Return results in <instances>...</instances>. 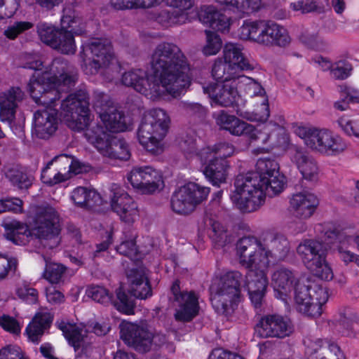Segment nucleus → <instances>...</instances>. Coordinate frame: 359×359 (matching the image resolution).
Returning <instances> with one entry per match:
<instances>
[{
    "instance_id": "bb28decb",
    "label": "nucleus",
    "mask_w": 359,
    "mask_h": 359,
    "mask_svg": "<svg viewBox=\"0 0 359 359\" xmlns=\"http://www.w3.org/2000/svg\"><path fill=\"white\" fill-rule=\"evenodd\" d=\"M298 280L294 272L287 268L279 267L275 269L271 274V280L274 297L288 304L291 292Z\"/></svg>"
},
{
    "instance_id": "338daca9",
    "label": "nucleus",
    "mask_w": 359,
    "mask_h": 359,
    "mask_svg": "<svg viewBox=\"0 0 359 359\" xmlns=\"http://www.w3.org/2000/svg\"><path fill=\"white\" fill-rule=\"evenodd\" d=\"M351 71V66L344 61H339L334 64L331 70V76L336 79H345Z\"/></svg>"
},
{
    "instance_id": "49530a36",
    "label": "nucleus",
    "mask_w": 359,
    "mask_h": 359,
    "mask_svg": "<svg viewBox=\"0 0 359 359\" xmlns=\"http://www.w3.org/2000/svg\"><path fill=\"white\" fill-rule=\"evenodd\" d=\"M6 177L13 186L19 189H27L32 181V176L28 175L19 168L8 169L6 172Z\"/></svg>"
},
{
    "instance_id": "c03bdc74",
    "label": "nucleus",
    "mask_w": 359,
    "mask_h": 359,
    "mask_svg": "<svg viewBox=\"0 0 359 359\" xmlns=\"http://www.w3.org/2000/svg\"><path fill=\"white\" fill-rule=\"evenodd\" d=\"M236 78L238 88L241 90L243 89L250 97L258 96L261 97V100H263V97H266L264 89L257 81L241 74Z\"/></svg>"
},
{
    "instance_id": "37998d69",
    "label": "nucleus",
    "mask_w": 359,
    "mask_h": 359,
    "mask_svg": "<svg viewBox=\"0 0 359 359\" xmlns=\"http://www.w3.org/2000/svg\"><path fill=\"white\" fill-rule=\"evenodd\" d=\"M41 178L44 184L53 186L69 179V173L62 172V168L57 169L48 161L42 169Z\"/></svg>"
},
{
    "instance_id": "e433bc0d",
    "label": "nucleus",
    "mask_w": 359,
    "mask_h": 359,
    "mask_svg": "<svg viewBox=\"0 0 359 359\" xmlns=\"http://www.w3.org/2000/svg\"><path fill=\"white\" fill-rule=\"evenodd\" d=\"M198 229L202 232H206L214 242L219 245H223L226 241L227 235L225 228L211 212H207L198 222Z\"/></svg>"
},
{
    "instance_id": "f257e3e1",
    "label": "nucleus",
    "mask_w": 359,
    "mask_h": 359,
    "mask_svg": "<svg viewBox=\"0 0 359 359\" xmlns=\"http://www.w3.org/2000/svg\"><path fill=\"white\" fill-rule=\"evenodd\" d=\"M151 67L150 76L142 69L124 73L123 84L151 100H156L166 93L177 97L191 83L194 70L179 47L173 43L157 46L151 55Z\"/></svg>"
},
{
    "instance_id": "09e8293b",
    "label": "nucleus",
    "mask_w": 359,
    "mask_h": 359,
    "mask_svg": "<svg viewBox=\"0 0 359 359\" xmlns=\"http://www.w3.org/2000/svg\"><path fill=\"white\" fill-rule=\"evenodd\" d=\"M116 300L114 302V305L120 312L130 315L133 313L134 303L133 299L126 293V290L121 286L116 290Z\"/></svg>"
},
{
    "instance_id": "8fccbe9b",
    "label": "nucleus",
    "mask_w": 359,
    "mask_h": 359,
    "mask_svg": "<svg viewBox=\"0 0 359 359\" xmlns=\"http://www.w3.org/2000/svg\"><path fill=\"white\" fill-rule=\"evenodd\" d=\"M65 272V267L58 263L46 262L43 273V278L51 284H57L60 282Z\"/></svg>"
},
{
    "instance_id": "c85d7f7f",
    "label": "nucleus",
    "mask_w": 359,
    "mask_h": 359,
    "mask_svg": "<svg viewBox=\"0 0 359 359\" xmlns=\"http://www.w3.org/2000/svg\"><path fill=\"white\" fill-rule=\"evenodd\" d=\"M112 210L125 223L132 224L139 218V210L135 201L123 191L114 193L111 199Z\"/></svg>"
},
{
    "instance_id": "39448f33",
    "label": "nucleus",
    "mask_w": 359,
    "mask_h": 359,
    "mask_svg": "<svg viewBox=\"0 0 359 359\" xmlns=\"http://www.w3.org/2000/svg\"><path fill=\"white\" fill-rule=\"evenodd\" d=\"M30 213L33 215L32 222L29 227L16 220L4 221L5 237L15 245H25L35 237L43 245L54 248L60 243V231L59 217L54 208L50 206L34 207Z\"/></svg>"
},
{
    "instance_id": "4be33fe9",
    "label": "nucleus",
    "mask_w": 359,
    "mask_h": 359,
    "mask_svg": "<svg viewBox=\"0 0 359 359\" xmlns=\"http://www.w3.org/2000/svg\"><path fill=\"white\" fill-rule=\"evenodd\" d=\"M256 332L263 338L283 339L294 332V325L286 316L278 313L263 316L256 326Z\"/></svg>"
},
{
    "instance_id": "2f4dec72",
    "label": "nucleus",
    "mask_w": 359,
    "mask_h": 359,
    "mask_svg": "<svg viewBox=\"0 0 359 359\" xmlns=\"http://www.w3.org/2000/svg\"><path fill=\"white\" fill-rule=\"evenodd\" d=\"M274 118V121H270L259 128H256L257 130H263L266 126L272 125L273 129L269 141L266 143L255 142V146L262 150L269 151L273 147L285 146L288 143V135L284 128L285 118L282 115H278L276 116Z\"/></svg>"
},
{
    "instance_id": "4d7b16f0",
    "label": "nucleus",
    "mask_w": 359,
    "mask_h": 359,
    "mask_svg": "<svg viewBox=\"0 0 359 359\" xmlns=\"http://www.w3.org/2000/svg\"><path fill=\"white\" fill-rule=\"evenodd\" d=\"M86 293L89 297L98 303L109 304L111 302V295L102 286H91L87 290Z\"/></svg>"
},
{
    "instance_id": "5fc2aeb1",
    "label": "nucleus",
    "mask_w": 359,
    "mask_h": 359,
    "mask_svg": "<svg viewBox=\"0 0 359 359\" xmlns=\"http://www.w3.org/2000/svg\"><path fill=\"white\" fill-rule=\"evenodd\" d=\"M164 1L168 6L173 7L175 15L184 14L187 18V22L189 20V14L193 6L192 0H156L153 4V7L159 5Z\"/></svg>"
},
{
    "instance_id": "680f3d73",
    "label": "nucleus",
    "mask_w": 359,
    "mask_h": 359,
    "mask_svg": "<svg viewBox=\"0 0 359 359\" xmlns=\"http://www.w3.org/2000/svg\"><path fill=\"white\" fill-rule=\"evenodd\" d=\"M16 294L19 298L29 304H34L37 302L38 292L34 288L30 287L26 284L18 286Z\"/></svg>"
},
{
    "instance_id": "58836bf2",
    "label": "nucleus",
    "mask_w": 359,
    "mask_h": 359,
    "mask_svg": "<svg viewBox=\"0 0 359 359\" xmlns=\"http://www.w3.org/2000/svg\"><path fill=\"white\" fill-rule=\"evenodd\" d=\"M293 159L304 179L309 181H315L318 179V167L311 156L304 151H297Z\"/></svg>"
},
{
    "instance_id": "9b49d317",
    "label": "nucleus",
    "mask_w": 359,
    "mask_h": 359,
    "mask_svg": "<svg viewBox=\"0 0 359 359\" xmlns=\"http://www.w3.org/2000/svg\"><path fill=\"white\" fill-rule=\"evenodd\" d=\"M170 118L161 109H154L144 117L138 131L140 144L153 154H161L165 149L164 137L168 132Z\"/></svg>"
},
{
    "instance_id": "f03ea898",
    "label": "nucleus",
    "mask_w": 359,
    "mask_h": 359,
    "mask_svg": "<svg viewBox=\"0 0 359 359\" xmlns=\"http://www.w3.org/2000/svg\"><path fill=\"white\" fill-rule=\"evenodd\" d=\"M290 250L288 239L283 234L269 236L264 243L253 238H243L237 243L240 263L248 268L247 286L252 304L260 305L267 290V273L271 265L284 260Z\"/></svg>"
},
{
    "instance_id": "7ed1b4c3",
    "label": "nucleus",
    "mask_w": 359,
    "mask_h": 359,
    "mask_svg": "<svg viewBox=\"0 0 359 359\" xmlns=\"http://www.w3.org/2000/svg\"><path fill=\"white\" fill-rule=\"evenodd\" d=\"M60 116L73 130H84L87 140L103 156L111 158L127 160L130 157L128 144L113 137L97 124H92L87 93L79 90L62 100Z\"/></svg>"
},
{
    "instance_id": "69168bd1",
    "label": "nucleus",
    "mask_w": 359,
    "mask_h": 359,
    "mask_svg": "<svg viewBox=\"0 0 359 359\" xmlns=\"http://www.w3.org/2000/svg\"><path fill=\"white\" fill-rule=\"evenodd\" d=\"M0 359H27L17 345L10 344L0 350Z\"/></svg>"
},
{
    "instance_id": "dca6fc26",
    "label": "nucleus",
    "mask_w": 359,
    "mask_h": 359,
    "mask_svg": "<svg viewBox=\"0 0 359 359\" xmlns=\"http://www.w3.org/2000/svg\"><path fill=\"white\" fill-rule=\"evenodd\" d=\"M93 107L104 127L109 132H124L130 128V118L118 110L107 95L102 93H96Z\"/></svg>"
},
{
    "instance_id": "0e129e2a",
    "label": "nucleus",
    "mask_w": 359,
    "mask_h": 359,
    "mask_svg": "<svg viewBox=\"0 0 359 359\" xmlns=\"http://www.w3.org/2000/svg\"><path fill=\"white\" fill-rule=\"evenodd\" d=\"M127 179L134 189H138L144 194H147L141 167L134 168L128 175Z\"/></svg>"
},
{
    "instance_id": "774afa93",
    "label": "nucleus",
    "mask_w": 359,
    "mask_h": 359,
    "mask_svg": "<svg viewBox=\"0 0 359 359\" xmlns=\"http://www.w3.org/2000/svg\"><path fill=\"white\" fill-rule=\"evenodd\" d=\"M291 8L294 11L302 13H309L317 8L316 3L311 0H299L290 4Z\"/></svg>"
},
{
    "instance_id": "c756f323",
    "label": "nucleus",
    "mask_w": 359,
    "mask_h": 359,
    "mask_svg": "<svg viewBox=\"0 0 359 359\" xmlns=\"http://www.w3.org/2000/svg\"><path fill=\"white\" fill-rule=\"evenodd\" d=\"M198 17L203 25L222 33L228 32L233 22L231 18L226 16L212 5L201 6Z\"/></svg>"
},
{
    "instance_id": "6e6d98bb",
    "label": "nucleus",
    "mask_w": 359,
    "mask_h": 359,
    "mask_svg": "<svg viewBox=\"0 0 359 359\" xmlns=\"http://www.w3.org/2000/svg\"><path fill=\"white\" fill-rule=\"evenodd\" d=\"M135 235L131 233L125 236L123 241L116 248V250L122 255L129 257L131 259H137V248L135 242Z\"/></svg>"
},
{
    "instance_id": "412c9836",
    "label": "nucleus",
    "mask_w": 359,
    "mask_h": 359,
    "mask_svg": "<svg viewBox=\"0 0 359 359\" xmlns=\"http://www.w3.org/2000/svg\"><path fill=\"white\" fill-rule=\"evenodd\" d=\"M180 148L187 158H196L200 162H206L210 158L225 160L234 155L236 151L234 146L227 142H219L198 150L196 141L194 139L183 141Z\"/></svg>"
},
{
    "instance_id": "7c9ffc66",
    "label": "nucleus",
    "mask_w": 359,
    "mask_h": 359,
    "mask_svg": "<svg viewBox=\"0 0 359 359\" xmlns=\"http://www.w3.org/2000/svg\"><path fill=\"white\" fill-rule=\"evenodd\" d=\"M175 302V318L176 320L189 322L198 315V300L194 292L184 291L177 296Z\"/></svg>"
},
{
    "instance_id": "ddd939ff",
    "label": "nucleus",
    "mask_w": 359,
    "mask_h": 359,
    "mask_svg": "<svg viewBox=\"0 0 359 359\" xmlns=\"http://www.w3.org/2000/svg\"><path fill=\"white\" fill-rule=\"evenodd\" d=\"M222 57L223 61L217 59L213 65V78H236L241 72L252 68L245 57L243 46L238 43H226L223 46Z\"/></svg>"
},
{
    "instance_id": "864d4df0",
    "label": "nucleus",
    "mask_w": 359,
    "mask_h": 359,
    "mask_svg": "<svg viewBox=\"0 0 359 359\" xmlns=\"http://www.w3.org/2000/svg\"><path fill=\"white\" fill-rule=\"evenodd\" d=\"M154 2L156 0H111L112 6L118 10L149 8Z\"/></svg>"
},
{
    "instance_id": "1a4fd4ad",
    "label": "nucleus",
    "mask_w": 359,
    "mask_h": 359,
    "mask_svg": "<svg viewBox=\"0 0 359 359\" xmlns=\"http://www.w3.org/2000/svg\"><path fill=\"white\" fill-rule=\"evenodd\" d=\"M83 69L86 74H100L111 81L118 65L114 57L110 43L107 40L95 39L83 46Z\"/></svg>"
},
{
    "instance_id": "aec40b11",
    "label": "nucleus",
    "mask_w": 359,
    "mask_h": 359,
    "mask_svg": "<svg viewBox=\"0 0 359 359\" xmlns=\"http://www.w3.org/2000/svg\"><path fill=\"white\" fill-rule=\"evenodd\" d=\"M57 325L76 351H79V348L83 351L88 344L87 334L88 329H91L98 336L104 335L109 331V326L105 322L102 323H92L88 325V329L83 324L77 325L67 320L57 322Z\"/></svg>"
},
{
    "instance_id": "c9c22d12",
    "label": "nucleus",
    "mask_w": 359,
    "mask_h": 359,
    "mask_svg": "<svg viewBox=\"0 0 359 359\" xmlns=\"http://www.w3.org/2000/svg\"><path fill=\"white\" fill-rule=\"evenodd\" d=\"M219 6L243 18L258 11L262 6V0H214Z\"/></svg>"
},
{
    "instance_id": "4468645a",
    "label": "nucleus",
    "mask_w": 359,
    "mask_h": 359,
    "mask_svg": "<svg viewBox=\"0 0 359 359\" xmlns=\"http://www.w3.org/2000/svg\"><path fill=\"white\" fill-rule=\"evenodd\" d=\"M297 252L306 268L316 276L325 280L332 279L333 272L326 262V255L320 242L305 239L299 244Z\"/></svg>"
},
{
    "instance_id": "473e14b6",
    "label": "nucleus",
    "mask_w": 359,
    "mask_h": 359,
    "mask_svg": "<svg viewBox=\"0 0 359 359\" xmlns=\"http://www.w3.org/2000/svg\"><path fill=\"white\" fill-rule=\"evenodd\" d=\"M203 165V172L208 180L215 186H219L226 182L229 162L224 159L210 158L206 162H201Z\"/></svg>"
},
{
    "instance_id": "20e7f679",
    "label": "nucleus",
    "mask_w": 359,
    "mask_h": 359,
    "mask_svg": "<svg viewBox=\"0 0 359 359\" xmlns=\"http://www.w3.org/2000/svg\"><path fill=\"white\" fill-rule=\"evenodd\" d=\"M256 172L239 175L235 182V191L231 198L243 212H253L264 203L266 195L273 196L286 187V177L279 170L278 163L269 158H259Z\"/></svg>"
},
{
    "instance_id": "bf43d9fd",
    "label": "nucleus",
    "mask_w": 359,
    "mask_h": 359,
    "mask_svg": "<svg viewBox=\"0 0 359 359\" xmlns=\"http://www.w3.org/2000/svg\"><path fill=\"white\" fill-rule=\"evenodd\" d=\"M0 326L5 331L18 335L21 332L22 324L15 318L4 314L0 316Z\"/></svg>"
},
{
    "instance_id": "4c0bfd02",
    "label": "nucleus",
    "mask_w": 359,
    "mask_h": 359,
    "mask_svg": "<svg viewBox=\"0 0 359 359\" xmlns=\"http://www.w3.org/2000/svg\"><path fill=\"white\" fill-rule=\"evenodd\" d=\"M71 199L81 208H92L102 203V198L96 191L84 187L75 188L71 193Z\"/></svg>"
},
{
    "instance_id": "423d86ee",
    "label": "nucleus",
    "mask_w": 359,
    "mask_h": 359,
    "mask_svg": "<svg viewBox=\"0 0 359 359\" xmlns=\"http://www.w3.org/2000/svg\"><path fill=\"white\" fill-rule=\"evenodd\" d=\"M68 70L67 63L57 58L43 72H35L28 84L34 101L41 104L55 102L56 94L67 90L75 81V75L69 74Z\"/></svg>"
},
{
    "instance_id": "ea45409f",
    "label": "nucleus",
    "mask_w": 359,
    "mask_h": 359,
    "mask_svg": "<svg viewBox=\"0 0 359 359\" xmlns=\"http://www.w3.org/2000/svg\"><path fill=\"white\" fill-rule=\"evenodd\" d=\"M264 20H245L238 30V36L243 41L259 43Z\"/></svg>"
},
{
    "instance_id": "9d476101",
    "label": "nucleus",
    "mask_w": 359,
    "mask_h": 359,
    "mask_svg": "<svg viewBox=\"0 0 359 359\" xmlns=\"http://www.w3.org/2000/svg\"><path fill=\"white\" fill-rule=\"evenodd\" d=\"M293 131L309 149L323 155L337 156L347 149L345 140L327 128L295 125Z\"/></svg>"
},
{
    "instance_id": "603ef678",
    "label": "nucleus",
    "mask_w": 359,
    "mask_h": 359,
    "mask_svg": "<svg viewBox=\"0 0 359 359\" xmlns=\"http://www.w3.org/2000/svg\"><path fill=\"white\" fill-rule=\"evenodd\" d=\"M339 128L347 135L359 138V121L348 115H343L337 120Z\"/></svg>"
},
{
    "instance_id": "b1692460",
    "label": "nucleus",
    "mask_w": 359,
    "mask_h": 359,
    "mask_svg": "<svg viewBox=\"0 0 359 359\" xmlns=\"http://www.w3.org/2000/svg\"><path fill=\"white\" fill-rule=\"evenodd\" d=\"M46 107L34 114L32 134L41 139H48L57 130L59 118L55 102L44 104Z\"/></svg>"
},
{
    "instance_id": "72a5a7b5",
    "label": "nucleus",
    "mask_w": 359,
    "mask_h": 359,
    "mask_svg": "<svg viewBox=\"0 0 359 359\" xmlns=\"http://www.w3.org/2000/svg\"><path fill=\"white\" fill-rule=\"evenodd\" d=\"M130 292L135 297L146 299L151 296V290L149 283L147 270L140 267L130 271L128 275Z\"/></svg>"
},
{
    "instance_id": "393cba45",
    "label": "nucleus",
    "mask_w": 359,
    "mask_h": 359,
    "mask_svg": "<svg viewBox=\"0 0 359 359\" xmlns=\"http://www.w3.org/2000/svg\"><path fill=\"white\" fill-rule=\"evenodd\" d=\"M292 39L288 29L274 21L264 20L258 45L266 48L277 46L285 48L290 46Z\"/></svg>"
},
{
    "instance_id": "a878e982",
    "label": "nucleus",
    "mask_w": 359,
    "mask_h": 359,
    "mask_svg": "<svg viewBox=\"0 0 359 359\" xmlns=\"http://www.w3.org/2000/svg\"><path fill=\"white\" fill-rule=\"evenodd\" d=\"M304 345L306 359H346L335 343L309 337L304 340Z\"/></svg>"
},
{
    "instance_id": "a211bd4d",
    "label": "nucleus",
    "mask_w": 359,
    "mask_h": 359,
    "mask_svg": "<svg viewBox=\"0 0 359 359\" xmlns=\"http://www.w3.org/2000/svg\"><path fill=\"white\" fill-rule=\"evenodd\" d=\"M120 330L123 341L140 352L149 351L164 341L163 336H154L146 327L130 322H122Z\"/></svg>"
},
{
    "instance_id": "79ce46f5",
    "label": "nucleus",
    "mask_w": 359,
    "mask_h": 359,
    "mask_svg": "<svg viewBox=\"0 0 359 359\" xmlns=\"http://www.w3.org/2000/svg\"><path fill=\"white\" fill-rule=\"evenodd\" d=\"M299 40L306 48L315 50H323L328 45L327 41L315 30L304 31L299 36Z\"/></svg>"
},
{
    "instance_id": "2eb2a0df",
    "label": "nucleus",
    "mask_w": 359,
    "mask_h": 359,
    "mask_svg": "<svg viewBox=\"0 0 359 359\" xmlns=\"http://www.w3.org/2000/svg\"><path fill=\"white\" fill-rule=\"evenodd\" d=\"M215 122L220 129L229 131L236 136H245L255 146V142L266 143L271 135L272 125L264 128L263 130H257L252 125L244 122L233 115L221 111L214 115Z\"/></svg>"
},
{
    "instance_id": "a18cd8bd",
    "label": "nucleus",
    "mask_w": 359,
    "mask_h": 359,
    "mask_svg": "<svg viewBox=\"0 0 359 359\" xmlns=\"http://www.w3.org/2000/svg\"><path fill=\"white\" fill-rule=\"evenodd\" d=\"M141 170L147 194L155 191L162 181L160 172L151 166L141 167Z\"/></svg>"
},
{
    "instance_id": "13d9d810",
    "label": "nucleus",
    "mask_w": 359,
    "mask_h": 359,
    "mask_svg": "<svg viewBox=\"0 0 359 359\" xmlns=\"http://www.w3.org/2000/svg\"><path fill=\"white\" fill-rule=\"evenodd\" d=\"M156 20L163 26L168 27L172 25L186 23L187 18L183 13L179 15L170 14L169 12L164 11L158 15Z\"/></svg>"
},
{
    "instance_id": "a19ab883",
    "label": "nucleus",
    "mask_w": 359,
    "mask_h": 359,
    "mask_svg": "<svg viewBox=\"0 0 359 359\" xmlns=\"http://www.w3.org/2000/svg\"><path fill=\"white\" fill-rule=\"evenodd\" d=\"M351 236L346 233H343L338 236V243L336 245V250L339 259L346 264L353 263L359 267V255L351 252L348 249L347 244L351 241Z\"/></svg>"
},
{
    "instance_id": "e2e57ef3",
    "label": "nucleus",
    "mask_w": 359,
    "mask_h": 359,
    "mask_svg": "<svg viewBox=\"0 0 359 359\" xmlns=\"http://www.w3.org/2000/svg\"><path fill=\"white\" fill-rule=\"evenodd\" d=\"M23 202L18 198H9L0 200V213L11 211L15 213L22 212Z\"/></svg>"
},
{
    "instance_id": "f704fd0d",
    "label": "nucleus",
    "mask_w": 359,
    "mask_h": 359,
    "mask_svg": "<svg viewBox=\"0 0 359 359\" xmlns=\"http://www.w3.org/2000/svg\"><path fill=\"white\" fill-rule=\"evenodd\" d=\"M53 318V316L47 309H41L36 313L25 329L28 339L33 343H39L44 331L50 327Z\"/></svg>"
},
{
    "instance_id": "f8f14e48",
    "label": "nucleus",
    "mask_w": 359,
    "mask_h": 359,
    "mask_svg": "<svg viewBox=\"0 0 359 359\" xmlns=\"http://www.w3.org/2000/svg\"><path fill=\"white\" fill-rule=\"evenodd\" d=\"M292 291L294 306L298 312L312 318L321 315L322 306L328 299L325 288L303 277L299 278Z\"/></svg>"
},
{
    "instance_id": "cd10ccee",
    "label": "nucleus",
    "mask_w": 359,
    "mask_h": 359,
    "mask_svg": "<svg viewBox=\"0 0 359 359\" xmlns=\"http://www.w3.org/2000/svg\"><path fill=\"white\" fill-rule=\"evenodd\" d=\"M24 93L20 88L13 87L0 94V120L7 123L13 131L16 109L23 100Z\"/></svg>"
},
{
    "instance_id": "3c124183",
    "label": "nucleus",
    "mask_w": 359,
    "mask_h": 359,
    "mask_svg": "<svg viewBox=\"0 0 359 359\" xmlns=\"http://www.w3.org/2000/svg\"><path fill=\"white\" fill-rule=\"evenodd\" d=\"M269 115L268 99L266 97H263L259 106H257L252 112H245L243 116L250 121L264 122L269 118Z\"/></svg>"
},
{
    "instance_id": "5701e85b",
    "label": "nucleus",
    "mask_w": 359,
    "mask_h": 359,
    "mask_svg": "<svg viewBox=\"0 0 359 359\" xmlns=\"http://www.w3.org/2000/svg\"><path fill=\"white\" fill-rule=\"evenodd\" d=\"M289 211L299 222L298 232L304 231L306 225L302 220L309 219L316 212L319 201L316 194L309 191H302L292 194L289 200Z\"/></svg>"
},
{
    "instance_id": "052dcab7",
    "label": "nucleus",
    "mask_w": 359,
    "mask_h": 359,
    "mask_svg": "<svg viewBox=\"0 0 359 359\" xmlns=\"http://www.w3.org/2000/svg\"><path fill=\"white\" fill-rule=\"evenodd\" d=\"M33 27V24L27 21L15 22L4 31V35L9 39H15L19 34Z\"/></svg>"
},
{
    "instance_id": "de8ad7c7",
    "label": "nucleus",
    "mask_w": 359,
    "mask_h": 359,
    "mask_svg": "<svg viewBox=\"0 0 359 359\" xmlns=\"http://www.w3.org/2000/svg\"><path fill=\"white\" fill-rule=\"evenodd\" d=\"M205 43L202 48V53L205 56L217 55L222 48V40L215 32L205 30Z\"/></svg>"
},
{
    "instance_id": "f3484780",
    "label": "nucleus",
    "mask_w": 359,
    "mask_h": 359,
    "mask_svg": "<svg viewBox=\"0 0 359 359\" xmlns=\"http://www.w3.org/2000/svg\"><path fill=\"white\" fill-rule=\"evenodd\" d=\"M214 79L217 81V83L203 86V92L208 95L212 106L227 107L245 104L238 90L237 78Z\"/></svg>"
},
{
    "instance_id": "6ab92c4d",
    "label": "nucleus",
    "mask_w": 359,
    "mask_h": 359,
    "mask_svg": "<svg viewBox=\"0 0 359 359\" xmlns=\"http://www.w3.org/2000/svg\"><path fill=\"white\" fill-rule=\"evenodd\" d=\"M210 189L190 182L180 187L171 198L172 210L180 215H188L206 199Z\"/></svg>"
},
{
    "instance_id": "0eeeda50",
    "label": "nucleus",
    "mask_w": 359,
    "mask_h": 359,
    "mask_svg": "<svg viewBox=\"0 0 359 359\" xmlns=\"http://www.w3.org/2000/svg\"><path fill=\"white\" fill-rule=\"evenodd\" d=\"M248 290L247 274L245 279L238 271H229L216 276L210 287V299L215 311L229 316L240 301L241 287Z\"/></svg>"
},
{
    "instance_id": "6e6552de",
    "label": "nucleus",
    "mask_w": 359,
    "mask_h": 359,
    "mask_svg": "<svg viewBox=\"0 0 359 359\" xmlns=\"http://www.w3.org/2000/svg\"><path fill=\"white\" fill-rule=\"evenodd\" d=\"M62 28L56 29L46 23H40L37 32L41 40L62 53L72 54L76 50L73 34L83 32L81 20L73 15H65L61 20Z\"/></svg>"
}]
</instances>
